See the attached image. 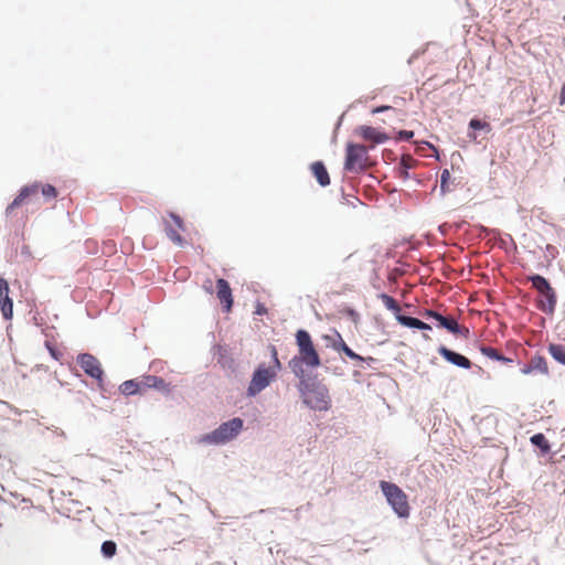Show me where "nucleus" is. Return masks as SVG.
<instances>
[{"instance_id": "nucleus-8", "label": "nucleus", "mask_w": 565, "mask_h": 565, "mask_svg": "<svg viewBox=\"0 0 565 565\" xmlns=\"http://www.w3.org/2000/svg\"><path fill=\"white\" fill-rule=\"evenodd\" d=\"M371 166L367 148L359 143H348L345 149L344 170L349 172H362Z\"/></svg>"}, {"instance_id": "nucleus-15", "label": "nucleus", "mask_w": 565, "mask_h": 565, "mask_svg": "<svg viewBox=\"0 0 565 565\" xmlns=\"http://www.w3.org/2000/svg\"><path fill=\"white\" fill-rule=\"evenodd\" d=\"M438 353L449 363L462 367V369H470L471 362L468 358L449 350L448 348L441 345L438 348Z\"/></svg>"}, {"instance_id": "nucleus-31", "label": "nucleus", "mask_w": 565, "mask_h": 565, "mask_svg": "<svg viewBox=\"0 0 565 565\" xmlns=\"http://www.w3.org/2000/svg\"><path fill=\"white\" fill-rule=\"evenodd\" d=\"M202 287H203V289H204L207 294H210V295H212V294H213V287H212V280H211V279H206V280L203 282Z\"/></svg>"}, {"instance_id": "nucleus-37", "label": "nucleus", "mask_w": 565, "mask_h": 565, "mask_svg": "<svg viewBox=\"0 0 565 565\" xmlns=\"http://www.w3.org/2000/svg\"><path fill=\"white\" fill-rule=\"evenodd\" d=\"M521 372H522L523 374H530V373H532V372H533V369L531 367V364L529 363V364L524 365V366L521 369Z\"/></svg>"}, {"instance_id": "nucleus-22", "label": "nucleus", "mask_w": 565, "mask_h": 565, "mask_svg": "<svg viewBox=\"0 0 565 565\" xmlns=\"http://www.w3.org/2000/svg\"><path fill=\"white\" fill-rule=\"evenodd\" d=\"M530 364H531V367L533 369V371H537L541 374H545V375L548 374V365H547L546 360L543 356L536 355V356L532 358L530 361Z\"/></svg>"}, {"instance_id": "nucleus-9", "label": "nucleus", "mask_w": 565, "mask_h": 565, "mask_svg": "<svg viewBox=\"0 0 565 565\" xmlns=\"http://www.w3.org/2000/svg\"><path fill=\"white\" fill-rule=\"evenodd\" d=\"M424 317L431 318L437 321L439 328H444L451 332L452 334H460L463 338H468L469 329L467 327L460 326L457 320L452 317H445L437 311L426 310L424 312Z\"/></svg>"}, {"instance_id": "nucleus-17", "label": "nucleus", "mask_w": 565, "mask_h": 565, "mask_svg": "<svg viewBox=\"0 0 565 565\" xmlns=\"http://www.w3.org/2000/svg\"><path fill=\"white\" fill-rule=\"evenodd\" d=\"M312 174L317 179L318 183L321 186H327L330 184V177L329 173L324 167V164L321 161H316L310 167Z\"/></svg>"}, {"instance_id": "nucleus-26", "label": "nucleus", "mask_w": 565, "mask_h": 565, "mask_svg": "<svg viewBox=\"0 0 565 565\" xmlns=\"http://www.w3.org/2000/svg\"><path fill=\"white\" fill-rule=\"evenodd\" d=\"M117 545L114 541H105L102 544V553L105 557H113L116 554Z\"/></svg>"}, {"instance_id": "nucleus-2", "label": "nucleus", "mask_w": 565, "mask_h": 565, "mask_svg": "<svg viewBox=\"0 0 565 565\" xmlns=\"http://www.w3.org/2000/svg\"><path fill=\"white\" fill-rule=\"evenodd\" d=\"M270 351L273 365L265 366V364H259L257 366L247 387L248 396H256L265 390L276 379L278 371L281 369L276 347L271 345Z\"/></svg>"}, {"instance_id": "nucleus-19", "label": "nucleus", "mask_w": 565, "mask_h": 565, "mask_svg": "<svg viewBox=\"0 0 565 565\" xmlns=\"http://www.w3.org/2000/svg\"><path fill=\"white\" fill-rule=\"evenodd\" d=\"M480 352L484 356L495 360V361H500L502 363H511L512 362V360L510 358L502 355L497 349L491 348V347L482 345V347H480Z\"/></svg>"}, {"instance_id": "nucleus-16", "label": "nucleus", "mask_w": 565, "mask_h": 565, "mask_svg": "<svg viewBox=\"0 0 565 565\" xmlns=\"http://www.w3.org/2000/svg\"><path fill=\"white\" fill-rule=\"evenodd\" d=\"M142 392L147 388H156L166 393L171 391L170 384H168L163 379L156 375H143L140 377Z\"/></svg>"}, {"instance_id": "nucleus-30", "label": "nucleus", "mask_w": 565, "mask_h": 565, "mask_svg": "<svg viewBox=\"0 0 565 565\" xmlns=\"http://www.w3.org/2000/svg\"><path fill=\"white\" fill-rule=\"evenodd\" d=\"M413 136H414V132L411 131V130H401L398 132V138L397 139H399V140H409V139L413 138Z\"/></svg>"}, {"instance_id": "nucleus-27", "label": "nucleus", "mask_w": 565, "mask_h": 565, "mask_svg": "<svg viewBox=\"0 0 565 565\" xmlns=\"http://www.w3.org/2000/svg\"><path fill=\"white\" fill-rule=\"evenodd\" d=\"M166 234L167 236L177 245H182L183 243V238L182 236L178 233V231L175 228H173L172 226L170 225H167L166 226Z\"/></svg>"}, {"instance_id": "nucleus-34", "label": "nucleus", "mask_w": 565, "mask_h": 565, "mask_svg": "<svg viewBox=\"0 0 565 565\" xmlns=\"http://www.w3.org/2000/svg\"><path fill=\"white\" fill-rule=\"evenodd\" d=\"M565 104V83L563 84L559 93V105Z\"/></svg>"}, {"instance_id": "nucleus-35", "label": "nucleus", "mask_w": 565, "mask_h": 565, "mask_svg": "<svg viewBox=\"0 0 565 565\" xmlns=\"http://www.w3.org/2000/svg\"><path fill=\"white\" fill-rule=\"evenodd\" d=\"M391 106H379L372 110L373 114L383 113L391 109Z\"/></svg>"}, {"instance_id": "nucleus-33", "label": "nucleus", "mask_w": 565, "mask_h": 565, "mask_svg": "<svg viewBox=\"0 0 565 565\" xmlns=\"http://www.w3.org/2000/svg\"><path fill=\"white\" fill-rule=\"evenodd\" d=\"M255 313L258 315V316H263V315H266L267 313V309L264 305L262 303H258L256 306V310H255Z\"/></svg>"}, {"instance_id": "nucleus-11", "label": "nucleus", "mask_w": 565, "mask_h": 565, "mask_svg": "<svg viewBox=\"0 0 565 565\" xmlns=\"http://www.w3.org/2000/svg\"><path fill=\"white\" fill-rule=\"evenodd\" d=\"M323 339L329 341L331 347L338 351V352H343L348 358H350L351 360L353 361H369V362H373L374 359L372 356H369V358H363L359 354H356L355 352H353L348 345L347 343L344 342L342 335L335 331V337L332 338L330 335H323Z\"/></svg>"}, {"instance_id": "nucleus-28", "label": "nucleus", "mask_w": 565, "mask_h": 565, "mask_svg": "<svg viewBox=\"0 0 565 565\" xmlns=\"http://www.w3.org/2000/svg\"><path fill=\"white\" fill-rule=\"evenodd\" d=\"M451 178V174L448 169L443 170L440 175V190L443 193H446L449 191V180Z\"/></svg>"}, {"instance_id": "nucleus-29", "label": "nucleus", "mask_w": 565, "mask_h": 565, "mask_svg": "<svg viewBox=\"0 0 565 565\" xmlns=\"http://www.w3.org/2000/svg\"><path fill=\"white\" fill-rule=\"evenodd\" d=\"M469 127L471 129L478 130V129H488L490 130V125L487 121H481L480 119L472 118L469 122Z\"/></svg>"}, {"instance_id": "nucleus-13", "label": "nucleus", "mask_w": 565, "mask_h": 565, "mask_svg": "<svg viewBox=\"0 0 565 565\" xmlns=\"http://www.w3.org/2000/svg\"><path fill=\"white\" fill-rule=\"evenodd\" d=\"M216 297L223 306L224 311L230 312L233 307V294L227 280L220 278L216 280Z\"/></svg>"}, {"instance_id": "nucleus-4", "label": "nucleus", "mask_w": 565, "mask_h": 565, "mask_svg": "<svg viewBox=\"0 0 565 565\" xmlns=\"http://www.w3.org/2000/svg\"><path fill=\"white\" fill-rule=\"evenodd\" d=\"M39 192H41L47 201L54 200L57 196V190L53 185L34 182L20 190L15 199L7 206L6 214L8 216L11 215L15 207L30 202L31 198L38 195Z\"/></svg>"}, {"instance_id": "nucleus-38", "label": "nucleus", "mask_w": 565, "mask_h": 565, "mask_svg": "<svg viewBox=\"0 0 565 565\" xmlns=\"http://www.w3.org/2000/svg\"><path fill=\"white\" fill-rule=\"evenodd\" d=\"M51 354H52L55 359H57V356H56V354H55V351H54L53 349H51Z\"/></svg>"}, {"instance_id": "nucleus-12", "label": "nucleus", "mask_w": 565, "mask_h": 565, "mask_svg": "<svg viewBox=\"0 0 565 565\" xmlns=\"http://www.w3.org/2000/svg\"><path fill=\"white\" fill-rule=\"evenodd\" d=\"M9 292V282L3 277H0V311L3 319L7 321L13 318V301Z\"/></svg>"}, {"instance_id": "nucleus-18", "label": "nucleus", "mask_w": 565, "mask_h": 565, "mask_svg": "<svg viewBox=\"0 0 565 565\" xmlns=\"http://www.w3.org/2000/svg\"><path fill=\"white\" fill-rule=\"evenodd\" d=\"M119 391L121 394L126 396L135 395V394H141L142 392V385L141 380H128L125 381L120 386Z\"/></svg>"}, {"instance_id": "nucleus-10", "label": "nucleus", "mask_w": 565, "mask_h": 565, "mask_svg": "<svg viewBox=\"0 0 565 565\" xmlns=\"http://www.w3.org/2000/svg\"><path fill=\"white\" fill-rule=\"evenodd\" d=\"M77 363L82 370L90 377L102 381L104 371L100 362L89 353H83L77 356Z\"/></svg>"}, {"instance_id": "nucleus-14", "label": "nucleus", "mask_w": 565, "mask_h": 565, "mask_svg": "<svg viewBox=\"0 0 565 565\" xmlns=\"http://www.w3.org/2000/svg\"><path fill=\"white\" fill-rule=\"evenodd\" d=\"M356 134L365 141H370L373 145L384 143L388 140V136L374 127L360 126L356 129Z\"/></svg>"}, {"instance_id": "nucleus-7", "label": "nucleus", "mask_w": 565, "mask_h": 565, "mask_svg": "<svg viewBox=\"0 0 565 565\" xmlns=\"http://www.w3.org/2000/svg\"><path fill=\"white\" fill-rule=\"evenodd\" d=\"M242 428L243 420L238 417H235L226 423H223L212 433L201 436L198 441L201 444H225L235 438Z\"/></svg>"}, {"instance_id": "nucleus-24", "label": "nucleus", "mask_w": 565, "mask_h": 565, "mask_svg": "<svg viewBox=\"0 0 565 565\" xmlns=\"http://www.w3.org/2000/svg\"><path fill=\"white\" fill-rule=\"evenodd\" d=\"M531 443L533 445H535L536 447H539L543 452H548L551 447H550V444L547 441V439L545 438V436L541 433L539 434H535L531 437Z\"/></svg>"}, {"instance_id": "nucleus-23", "label": "nucleus", "mask_w": 565, "mask_h": 565, "mask_svg": "<svg viewBox=\"0 0 565 565\" xmlns=\"http://www.w3.org/2000/svg\"><path fill=\"white\" fill-rule=\"evenodd\" d=\"M380 299L382 300L383 305L391 311L395 313V316L401 315V307L398 302L390 295L381 294Z\"/></svg>"}, {"instance_id": "nucleus-6", "label": "nucleus", "mask_w": 565, "mask_h": 565, "mask_svg": "<svg viewBox=\"0 0 565 565\" xmlns=\"http://www.w3.org/2000/svg\"><path fill=\"white\" fill-rule=\"evenodd\" d=\"M381 490L387 502L399 518H407L411 512L407 494L395 483L380 482Z\"/></svg>"}, {"instance_id": "nucleus-5", "label": "nucleus", "mask_w": 565, "mask_h": 565, "mask_svg": "<svg viewBox=\"0 0 565 565\" xmlns=\"http://www.w3.org/2000/svg\"><path fill=\"white\" fill-rule=\"evenodd\" d=\"M529 280L532 282L533 288L541 296L536 303L537 309L547 315L554 313L557 296L547 279L541 275H532L529 277Z\"/></svg>"}, {"instance_id": "nucleus-1", "label": "nucleus", "mask_w": 565, "mask_h": 565, "mask_svg": "<svg viewBox=\"0 0 565 565\" xmlns=\"http://www.w3.org/2000/svg\"><path fill=\"white\" fill-rule=\"evenodd\" d=\"M295 339L298 354L295 355L288 364L297 377L303 379V366L309 369H317L321 366V359L308 331L303 329L298 330L295 334Z\"/></svg>"}, {"instance_id": "nucleus-20", "label": "nucleus", "mask_w": 565, "mask_h": 565, "mask_svg": "<svg viewBox=\"0 0 565 565\" xmlns=\"http://www.w3.org/2000/svg\"><path fill=\"white\" fill-rule=\"evenodd\" d=\"M548 352L555 361L565 365V345L555 343L550 344Z\"/></svg>"}, {"instance_id": "nucleus-3", "label": "nucleus", "mask_w": 565, "mask_h": 565, "mask_svg": "<svg viewBox=\"0 0 565 565\" xmlns=\"http://www.w3.org/2000/svg\"><path fill=\"white\" fill-rule=\"evenodd\" d=\"M299 391L302 402L311 409L326 412L331 407L329 390L323 384L301 380Z\"/></svg>"}, {"instance_id": "nucleus-32", "label": "nucleus", "mask_w": 565, "mask_h": 565, "mask_svg": "<svg viewBox=\"0 0 565 565\" xmlns=\"http://www.w3.org/2000/svg\"><path fill=\"white\" fill-rule=\"evenodd\" d=\"M170 217L173 220V222H174V224L177 225V227H179V228H182V227H183V222H182V220H181V217H180V216H178V215H177V214H174V213H171V214H170Z\"/></svg>"}, {"instance_id": "nucleus-25", "label": "nucleus", "mask_w": 565, "mask_h": 565, "mask_svg": "<svg viewBox=\"0 0 565 565\" xmlns=\"http://www.w3.org/2000/svg\"><path fill=\"white\" fill-rule=\"evenodd\" d=\"M396 320L404 327H407V328H415L417 329L418 327V323H419V319L417 318H413V317H408V316H404V315H397L396 316Z\"/></svg>"}, {"instance_id": "nucleus-39", "label": "nucleus", "mask_w": 565, "mask_h": 565, "mask_svg": "<svg viewBox=\"0 0 565 565\" xmlns=\"http://www.w3.org/2000/svg\"><path fill=\"white\" fill-rule=\"evenodd\" d=\"M425 340H430V337L428 334H423Z\"/></svg>"}, {"instance_id": "nucleus-21", "label": "nucleus", "mask_w": 565, "mask_h": 565, "mask_svg": "<svg viewBox=\"0 0 565 565\" xmlns=\"http://www.w3.org/2000/svg\"><path fill=\"white\" fill-rule=\"evenodd\" d=\"M417 164V160H415L409 154H404L401 159V175L406 179L408 178V170L414 169Z\"/></svg>"}, {"instance_id": "nucleus-36", "label": "nucleus", "mask_w": 565, "mask_h": 565, "mask_svg": "<svg viewBox=\"0 0 565 565\" xmlns=\"http://www.w3.org/2000/svg\"><path fill=\"white\" fill-rule=\"evenodd\" d=\"M417 329H419V330H430L431 327L429 324H427L426 322L420 320L419 323H418Z\"/></svg>"}]
</instances>
